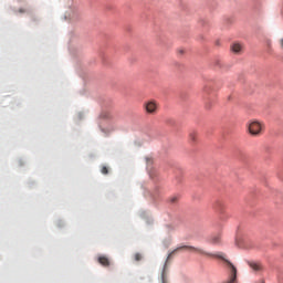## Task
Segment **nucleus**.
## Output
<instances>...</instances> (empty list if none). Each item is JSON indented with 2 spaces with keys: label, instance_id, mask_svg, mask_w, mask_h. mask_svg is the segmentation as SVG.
<instances>
[{
  "label": "nucleus",
  "instance_id": "4",
  "mask_svg": "<svg viewBox=\"0 0 283 283\" xmlns=\"http://www.w3.org/2000/svg\"><path fill=\"white\" fill-rule=\"evenodd\" d=\"M248 265L250 266V269H252V271H255L256 273H259L260 271H262L264 269L262 266V263H260L258 261H248Z\"/></svg>",
  "mask_w": 283,
  "mask_h": 283
},
{
  "label": "nucleus",
  "instance_id": "13",
  "mask_svg": "<svg viewBox=\"0 0 283 283\" xmlns=\"http://www.w3.org/2000/svg\"><path fill=\"white\" fill-rule=\"evenodd\" d=\"M166 279H167V274L165 273V270H164L161 273L163 283H166Z\"/></svg>",
  "mask_w": 283,
  "mask_h": 283
},
{
  "label": "nucleus",
  "instance_id": "15",
  "mask_svg": "<svg viewBox=\"0 0 283 283\" xmlns=\"http://www.w3.org/2000/svg\"><path fill=\"white\" fill-rule=\"evenodd\" d=\"M178 201V198L177 197H172L171 199H170V202H177Z\"/></svg>",
  "mask_w": 283,
  "mask_h": 283
},
{
  "label": "nucleus",
  "instance_id": "1",
  "mask_svg": "<svg viewBox=\"0 0 283 283\" xmlns=\"http://www.w3.org/2000/svg\"><path fill=\"white\" fill-rule=\"evenodd\" d=\"M101 118L109 122L107 126H99L104 136H109L113 132H116V122H114V115L112 113L104 112L101 114Z\"/></svg>",
  "mask_w": 283,
  "mask_h": 283
},
{
  "label": "nucleus",
  "instance_id": "3",
  "mask_svg": "<svg viewBox=\"0 0 283 283\" xmlns=\"http://www.w3.org/2000/svg\"><path fill=\"white\" fill-rule=\"evenodd\" d=\"M144 111L146 114H149L150 116H156L158 114V102L155 99H149L143 104Z\"/></svg>",
  "mask_w": 283,
  "mask_h": 283
},
{
  "label": "nucleus",
  "instance_id": "9",
  "mask_svg": "<svg viewBox=\"0 0 283 283\" xmlns=\"http://www.w3.org/2000/svg\"><path fill=\"white\" fill-rule=\"evenodd\" d=\"M101 174H103L104 176H107L109 174V169L107 168V166H102Z\"/></svg>",
  "mask_w": 283,
  "mask_h": 283
},
{
  "label": "nucleus",
  "instance_id": "17",
  "mask_svg": "<svg viewBox=\"0 0 283 283\" xmlns=\"http://www.w3.org/2000/svg\"><path fill=\"white\" fill-rule=\"evenodd\" d=\"M280 43H281V48H283V39L280 41Z\"/></svg>",
  "mask_w": 283,
  "mask_h": 283
},
{
  "label": "nucleus",
  "instance_id": "2",
  "mask_svg": "<svg viewBox=\"0 0 283 283\" xmlns=\"http://www.w3.org/2000/svg\"><path fill=\"white\" fill-rule=\"evenodd\" d=\"M265 129H266V125L264 124V122L252 119L247 124V130L251 136H255V137L262 136Z\"/></svg>",
  "mask_w": 283,
  "mask_h": 283
},
{
  "label": "nucleus",
  "instance_id": "11",
  "mask_svg": "<svg viewBox=\"0 0 283 283\" xmlns=\"http://www.w3.org/2000/svg\"><path fill=\"white\" fill-rule=\"evenodd\" d=\"M134 258H135V262H140V261L143 260V254L136 253V254L134 255Z\"/></svg>",
  "mask_w": 283,
  "mask_h": 283
},
{
  "label": "nucleus",
  "instance_id": "10",
  "mask_svg": "<svg viewBox=\"0 0 283 283\" xmlns=\"http://www.w3.org/2000/svg\"><path fill=\"white\" fill-rule=\"evenodd\" d=\"M220 240H221L220 235H214L212 237L211 242L212 244H219Z\"/></svg>",
  "mask_w": 283,
  "mask_h": 283
},
{
  "label": "nucleus",
  "instance_id": "8",
  "mask_svg": "<svg viewBox=\"0 0 283 283\" xmlns=\"http://www.w3.org/2000/svg\"><path fill=\"white\" fill-rule=\"evenodd\" d=\"M189 140H191V142L198 140V133L191 132V133L189 134Z\"/></svg>",
  "mask_w": 283,
  "mask_h": 283
},
{
  "label": "nucleus",
  "instance_id": "16",
  "mask_svg": "<svg viewBox=\"0 0 283 283\" xmlns=\"http://www.w3.org/2000/svg\"><path fill=\"white\" fill-rule=\"evenodd\" d=\"M167 123L174 124V120H171V119H168V120H167Z\"/></svg>",
  "mask_w": 283,
  "mask_h": 283
},
{
  "label": "nucleus",
  "instance_id": "6",
  "mask_svg": "<svg viewBox=\"0 0 283 283\" xmlns=\"http://www.w3.org/2000/svg\"><path fill=\"white\" fill-rule=\"evenodd\" d=\"M231 52H233V54H240V52H242V44L234 42L231 45Z\"/></svg>",
  "mask_w": 283,
  "mask_h": 283
},
{
  "label": "nucleus",
  "instance_id": "5",
  "mask_svg": "<svg viewBox=\"0 0 283 283\" xmlns=\"http://www.w3.org/2000/svg\"><path fill=\"white\" fill-rule=\"evenodd\" d=\"M213 209L217 213H224V203L218 200L213 203Z\"/></svg>",
  "mask_w": 283,
  "mask_h": 283
},
{
  "label": "nucleus",
  "instance_id": "14",
  "mask_svg": "<svg viewBox=\"0 0 283 283\" xmlns=\"http://www.w3.org/2000/svg\"><path fill=\"white\" fill-rule=\"evenodd\" d=\"M147 165H154V159L146 157Z\"/></svg>",
  "mask_w": 283,
  "mask_h": 283
},
{
  "label": "nucleus",
  "instance_id": "12",
  "mask_svg": "<svg viewBox=\"0 0 283 283\" xmlns=\"http://www.w3.org/2000/svg\"><path fill=\"white\" fill-rule=\"evenodd\" d=\"M83 118H85V114L84 113H78L77 114V120H83Z\"/></svg>",
  "mask_w": 283,
  "mask_h": 283
},
{
  "label": "nucleus",
  "instance_id": "7",
  "mask_svg": "<svg viewBox=\"0 0 283 283\" xmlns=\"http://www.w3.org/2000/svg\"><path fill=\"white\" fill-rule=\"evenodd\" d=\"M97 261L102 264V266H109V259L105 255L98 256Z\"/></svg>",
  "mask_w": 283,
  "mask_h": 283
}]
</instances>
